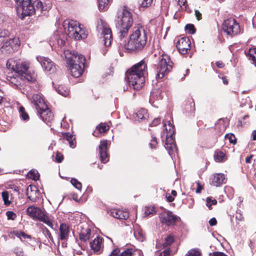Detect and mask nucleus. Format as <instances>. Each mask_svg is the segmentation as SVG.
<instances>
[{
    "instance_id": "nucleus-14",
    "label": "nucleus",
    "mask_w": 256,
    "mask_h": 256,
    "mask_svg": "<svg viewBox=\"0 0 256 256\" xmlns=\"http://www.w3.org/2000/svg\"><path fill=\"white\" fill-rule=\"evenodd\" d=\"M110 144L107 140H102L98 148V156L100 161L104 164L108 162L109 160L108 150Z\"/></svg>"
},
{
    "instance_id": "nucleus-37",
    "label": "nucleus",
    "mask_w": 256,
    "mask_h": 256,
    "mask_svg": "<svg viewBox=\"0 0 256 256\" xmlns=\"http://www.w3.org/2000/svg\"><path fill=\"white\" fill-rule=\"evenodd\" d=\"M28 176L34 180H36L39 178L40 175L38 172L36 170H31L28 174Z\"/></svg>"
},
{
    "instance_id": "nucleus-5",
    "label": "nucleus",
    "mask_w": 256,
    "mask_h": 256,
    "mask_svg": "<svg viewBox=\"0 0 256 256\" xmlns=\"http://www.w3.org/2000/svg\"><path fill=\"white\" fill-rule=\"evenodd\" d=\"M66 58L68 67L72 76L80 77L83 73L86 58L84 56L77 52L66 54Z\"/></svg>"
},
{
    "instance_id": "nucleus-50",
    "label": "nucleus",
    "mask_w": 256,
    "mask_h": 256,
    "mask_svg": "<svg viewBox=\"0 0 256 256\" xmlns=\"http://www.w3.org/2000/svg\"><path fill=\"white\" fill-rule=\"evenodd\" d=\"M43 228V232L44 234L47 236L50 240H53V238L51 234L50 230L46 227L44 226Z\"/></svg>"
},
{
    "instance_id": "nucleus-4",
    "label": "nucleus",
    "mask_w": 256,
    "mask_h": 256,
    "mask_svg": "<svg viewBox=\"0 0 256 256\" xmlns=\"http://www.w3.org/2000/svg\"><path fill=\"white\" fill-rule=\"evenodd\" d=\"M133 22L132 12L125 6L118 11L116 25L120 40L127 36Z\"/></svg>"
},
{
    "instance_id": "nucleus-46",
    "label": "nucleus",
    "mask_w": 256,
    "mask_h": 256,
    "mask_svg": "<svg viewBox=\"0 0 256 256\" xmlns=\"http://www.w3.org/2000/svg\"><path fill=\"white\" fill-rule=\"evenodd\" d=\"M185 29L190 34H194L196 32V29L192 24H187L185 26Z\"/></svg>"
},
{
    "instance_id": "nucleus-64",
    "label": "nucleus",
    "mask_w": 256,
    "mask_h": 256,
    "mask_svg": "<svg viewBox=\"0 0 256 256\" xmlns=\"http://www.w3.org/2000/svg\"><path fill=\"white\" fill-rule=\"evenodd\" d=\"M195 16H196V19L198 20H200L202 18L201 13L198 10H195Z\"/></svg>"
},
{
    "instance_id": "nucleus-42",
    "label": "nucleus",
    "mask_w": 256,
    "mask_h": 256,
    "mask_svg": "<svg viewBox=\"0 0 256 256\" xmlns=\"http://www.w3.org/2000/svg\"><path fill=\"white\" fill-rule=\"evenodd\" d=\"M98 130L100 132H104L106 131H107L108 128L109 126L108 125L105 124H100L96 127Z\"/></svg>"
},
{
    "instance_id": "nucleus-44",
    "label": "nucleus",
    "mask_w": 256,
    "mask_h": 256,
    "mask_svg": "<svg viewBox=\"0 0 256 256\" xmlns=\"http://www.w3.org/2000/svg\"><path fill=\"white\" fill-rule=\"evenodd\" d=\"M14 234L16 236L20 238L22 240L23 239H26L30 238V236L25 234L23 232H14Z\"/></svg>"
},
{
    "instance_id": "nucleus-2",
    "label": "nucleus",
    "mask_w": 256,
    "mask_h": 256,
    "mask_svg": "<svg viewBox=\"0 0 256 256\" xmlns=\"http://www.w3.org/2000/svg\"><path fill=\"white\" fill-rule=\"evenodd\" d=\"M147 64L144 59L134 64L126 72V78L129 86L139 90L144 84Z\"/></svg>"
},
{
    "instance_id": "nucleus-21",
    "label": "nucleus",
    "mask_w": 256,
    "mask_h": 256,
    "mask_svg": "<svg viewBox=\"0 0 256 256\" xmlns=\"http://www.w3.org/2000/svg\"><path fill=\"white\" fill-rule=\"evenodd\" d=\"M108 213L114 218L118 219L126 220L129 217L128 212L118 208L111 209L108 211Z\"/></svg>"
},
{
    "instance_id": "nucleus-48",
    "label": "nucleus",
    "mask_w": 256,
    "mask_h": 256,
    "mask_svg": "<svg viewBox=\"0 0 256 256\" xmlns=\"http://www.w3.org/2000/svg\"><path fill=\"white\" fill-rule=\"evenodd\" d=\"M156 213V210L154 207L148 206L145 208V214L148 216Z\"/></svg>"
},
{
    "instance_id": "nucleus-61",
    "label": "nucleus",
    "mask_w": 256,
    "mask_h": 256,
    "mask_svg": "<svg viewBox=\"0 0 256 256\" xmlns=\"http://www.w3.org/2000/svg\"><path fill=\"white\" fill-rule=\"evenodd\" d=\"M208 222L210 226H214L216 224L217 221L216 218H212Z\"/></svg>"
},
{
    "instance_id": "nucleus-52",
    "label": "nucleus",
    "mask_w": 256,
    "mask_h": 256,
    "mask_svg": "<svg viewBox=\"0 0 256 256\" xmlns=\"http://www.w3.org/2000/svg\"><path fill=\"white\" fill-rule=\"evenodd\" d=\"M66 42V38H60L57 40V43L58 46L62 47L64 46Z\"/></svg>"
},
{
    "instance_id": "nucleus-39",
    "label": "nucleus",
    "mask_w": 256,
    "mask_h": 256,
    "mask_svg": "<svg viewBox=\"0 0 256 256\" xmlns=\"http://www.w3.org/2000/svg\"><path fill=\"white\" fill-rule=\"evenodd\" d=\"M136 238L140 242H142L144 239V234L142 230H138L134 232Z\"/></svg>"
},
{
    "instance_id": "nucleus-10",
    "label": "nucleus",
    "mask_w": 256,
    "mask_h": 256,
    "mask_svg": "<svg viewBox=\"0 0 256 256\" xmlns=\"http://www.w3.org/2000/svg\"><path fill=\"white\" fill-rule=\"evenodd\" d=\"M26 212L33 219H37L51 228H53V224L46 215L45 210L35 206H30L27 208Z\"/></svg>"
},
{
    "instance_id": "nucleus-62",
    "label": "nucleus",
    "mask_w": 256,
    "mask_h": 256,
    "mask_svg": "<svg viewBox=\"0 0 256 256\" xmlns=\"http://www.w3.org/2000/svg\"><path fill=\"white\" fill-rule=\"evenodd\" d=\"M7 18L6 16L2 12H0V23L3 22L6 20Z\"/></svg>"
},
{
    "instance_id": "nucleus-45",
    "label": "nucleus",
    "mask_w": 256,
    "mask_h": 256,
    "mask_svg": "<svg viewBox=\"0 0 256 256\" xmlns=\"http://www.w3.org/2000/svg\"><path fill=\"white\" fill-rule=\"evenodd\" d=\"M226 139H228L230 143L234 144H236V140L234 134H226L225 136Z\"/></svg>"
},
{
    "instance_id": "nucleus-8",
    "label": "nucleus",
    "mask_w": 256,
    "mask_h": 256,
    "mask_svg": "<svg viewBox=\"0 0 256 256\" xmlns=\"http://www.w3.org/2000/svg\"><path fill=\"white\" fill-rule=\"evenodd\" d=\"M173 62L167 54H162L160 58L156 68V78H162L172 70Z\"/></svg>"
},
{
    "instance_id": "nucleus-13",
    "label": "nucleus",
    "mask_w": 256,
    "mask_h": 256,
    "mask_svg": "<svg viewBox=\"0 0 256 256\" xmlns=\"http://www.w3.org/2000/svg\"><path fill=\"white\" fill-rule=\"evenodd\" d=\"M68 34L76 40L84 39L87 34L78 22L70 20L68 24Z\"/></svg>"
},
{
    "instance_id": "nucleus-57",
    "label": "nucleus",
    "mask_w": 256,
    "mask_h": 256,
    "mask_svg": "<svg viewBox=\"0 0 256 256\" xmlns=\"http://www.w3.org/2000/svg\"><path fill=\"white\" fill-rule=\"evenodd\" d=\"M64 138L66 139V140L69 141L71 139H72V136L70 133H64L62 134Z\"/></svg>"
},
{
    "instance_id": "nucleus-23",
    "label": "nucleus",
    "mask_w": 256,
    "mask_h": 256,
    "mask_svg": "<svg viewBox=\"0 0 256 256\" xmlns=\"http://www.w3.org/2000/svg\"><path fill=\"white\" fill-rule=\"evenodd\" d=\"M226 180L224 174L218 173L214 175L210 184L214 186H220L223 184L226 183Z\"/></svg>"
},
{
    "instance_id": "nucleus-38",
    "label": "nucleus",
    "mask_w": 256,
    "mask_h": 256,
    "mask_svg": "<svg viewBox=\"0 0 256 256\" xmlns=\"http://www.w3.org/2000/svg\"><path fill=\"white\" fill-rule=\"evenodd\" d=\"M2 196L4 204L6 206H9L11 203V201L9 200V192L8 191L2 192Z\"/></svg>"
},
{
    "instance_id": "nucleus-55",
    "label": "nucleus",
    "mask_w": 256,
    "mask_h": 256,
    "mask_svg": "<svg viewBox=\"0 0 256 256\" xmlns=\"http://www.w3.org/2000/svg\"><path fill=\"white\" fill-rule=\"evenodd\" d=\"M55 159L56 161L58 162H61L64 159V157L63 156L60 154L57 153Z\"/></svg>"
},
{
    "instance_id": "nucleus-31",
    "label": "nucleus",
    "mask_w": 256,
    "mask_h": 256,
    "mask_svg": "<svg viewBox=\"0 0 256 256\" xmlns=\"http://www.w3.org/2000/svg\"><path fill=\"white\" fill-rule=\"evenodd\" d=\"M214 157L215 160L217 162H223L226 159L225 154L222 151L216 152Z\"/></svg>"
},
{
    "instance_id": "nucleus-41",
    "label": "nucleus",
    "mask_w": 256,
    "mask_h": 256,
    "mask_svg": "<svg viewBox=\"0 0 256 256\" xmlns=\"http://www.w3.org/2000/svg\"><path fill=\"white\" fill-rule=\"evenodd\" d=\"M70 182L76 189L81 190L82 184L78 180L75 178H72L70 180Z\"/></svg>"
},
{
    "instance_id": "nucleus-54",
    "label": "nucleus",
    "mask_w": 256,
    "mask_h": 256,
    "mask_svg": "<svg viewBox=\"0 0 256 256\" xmlns=\"http://www.w3.org/2000/svg\"><path fill=\"white\" fill-rule=\"evenodd\" d=\"M250 99L248 96L246 97L245 98H242L240 101V105L242 106H246L247 104H249Z\"/></svg>"
},
{
    "instance_id": "nucleus-18",
    "label": "nucleus",
    "mask_w": 256,
    "mask_h": 256,
    "mask_svg": "<svg viewBox=\"0 0 256 256\" xmlns=\"http://www.w3.org/2000/svg\"><path fill=\"white\" fill-rule=\"evenodd\" d=\"M191 43L189 38L184 37L180 38L176 43V47L180 52L182 54H186L190 50Z\"/></svg>"
},
{
    "instance_id": "nucleus-1",
    "label": "nucleus",
    "mask_w": 256,
    "mask_h": 256,
    "mask_svg": "<svg viewBox=\"0 0 256 256\" xmlns=\"http://www.w3.org/2000/svg\"><path fill=\"white\" fill-rule=\"evenodd\" d=\"M6 66L16 72L12 76H8V80L12 86L16 88H20L24 85V82H34L36 80L34 72H28L30 64L28 62L19 60L16 62L13 60H8Z\"/></svg>"
},
{
    "instance_id": "nucleus-7",
    "label": "nucleus",
    "mask_w": 256,
    "mask_h": 256,
    "mask_svg": "<svg viewBox=\"0 0 256 256\" xmlns=\"http://www.w3.org/2000/svg\"><path fill=\"white\" fill-rule=\"evenodd\" d=\"M166 122L167 124L166 123H164V127L165 128L166 131L164 147L172 158L173 156H174L175 153L178 150L174 140L172 136V135L174 134V126L170 120L167 121Z\"/></svg>"
},
{
    "instance_id": "nucleus-59",
    "label": "nucleus",
    "mask_w": 256,
    "mask_h": 256,
    "mask_svg": "<svg viewBox=\"0 0 256 256\" xmlns=\"http://www.w3.org/2000/svg\"><path fill=\"white\" fill-rule=\"evenodd\" d=\"M236 218L240 221H244V218L242 216V214L240 212H236Z\"/></svg>"
},
{
    "instance_id": "nucleus-43",
    "label": "nucleus",
    "mask_w": 256,
    "mask_h": 256,
    "mask_svg": "<svg viewBox=\"0 0 256 256\" xmlns=\"http://www.w3.org/2000/svg\"><path fill=\"white\" fill-rule=\"evenodd\" d=\"M206 206L210 210L212 209V205H216L217 204V201L216 200H215V199L212 200L210 198H209V197L206 198Z\"/></svg>"
},
{
    "instance_id": "nucleus-20",
    "label": "nucleus",
    "mask_w": 256,
    "mask_h": 256,
    "mask_svg": "<svg viewBox=\"0 0 256 256\" xmlns=\"http://www.w3.org/2000/svg\"><path fill=\"white\" fill-rule=\"evenodd\" d=\"M18 42L17 38H10L7 40L1 47L2 52H11L16 48V44Z\"/></svg>"
},
{
    "instance_id": "nucleus-32",
    "label": "nucleus",
    "mask_w": 256,
    "mask_h": 256,
    "mask_svg": "<svg viewBox=\"0 0 256 256\" xmlns=\"http://www.w3.org/2000/svg\"><path fill=\"white\" fill-rule=\"evenodd\" d=\"M138 120L146 119L148 118V114L146 110L141 108L136 114Z\"/></svg>"
},
{
    "instance_id": "nucleus-19",
    "label": "nucleus",
    "mask_w": 256,
    "mask_h": 256,
    "mask_svg": "<svg viewBox=\"0 0 256 256\" xmlns=\"http://www.w3.org/2000/svg\"><path fill=\"white\" fill-rule=\"evenodd\" d=\"M78 234L80 240L86 242L91 236V230L86 224H82L79 226Z\"/></svg>"
},
{
    "instance_id": "nucleus-58",
    "label": "nucleus",
    "mask_w": 256,
    "mask_h": 256,
    "mask_svg": "<svg viewBox=\"0 0 256 256\" xmlns=\"http://www.w3.org/2000/svg\"><path fill=\"white\" fill-rule=\"evenodd\" d=\"M170 254V250L169 249H166L163 252H160L158 256H169Z\"/></svg>"
},
{
    "instance_id": "nucleus-33",
    "label": "nucleus",
    "mask_w": 256,
    "mask_h": 256,
    "mask_svg": "<svg viewBox=\"0 0 256 256\" xmlns=\"http://www.w3.org/2000/svg\"><path fill=\"white\" fill-rule=\"evenodd\" d=\"M110 0H98L99 10H104Z\"/></svg>"
},
{
    "instance_id": "nucleus-49",
    "label": "nucleus",
    "mask_w": 256,
    "mask_h": 256,
    "mask_svg": "<svg viewBox=\"0 0 256 256\" xmlns=\"http://www.w3.org/2000/svg\"><path fill=\"white\" fill-rule=\"evenodd\" d=\"M14 252L16 256H26L24 254L22 248L20 247H16L14 249Z\"/></svg>"
},
{
    "instance_id": "nucleus-53",
    "label": "nucleus",
    "mask_w": 256,
    "mask_h": 256,
    "mask_svg": "<svg viewBox=\"0 0 256 256\" xmlns=\"http://www.w3.org/2000/svg\"><path fill=\"white\" fill-rule=\"evenodd\" d=\"M157 144L156 138L155 137H153L151 140V142L150 144V146L152 148H155Z\"/></svg>"
},
{
    "instance_id": "nucleus-6",
    "label": "nucleus",
    "mask_w": 256,
    "mask_h": 256,
    "mask_svg": "<svg viewBox=\"0 0 256 256\" xmlns=\"http://www.w3.org/2000/svg\"><path fill=\"white\" fill-rule=\"evenodd\" d=\"M32 102L38 110V114L46 124L50 122L54 118L52 112L50 110L44 100L38 94H34L32 97Z\"/></svg>"
},
{
    "instance_id": "nucleus-9",
    "label": "nucleus",
    "mask_w": 256,
    "mask_h": 256,
    "mask_svg": "<svg viewBox=\"0 0 256 256\" xmlns=\"http://www.w3.org/2000/svg\"><path fill=\"white\" fill-rule=\"evenodd\" d=\"M96 30L100 34V37L103 38L104 44L108 46L111 44L112 40V32L108 24L103 20H97Z\"/></svg>"
},
{
    "instance_id": "nucleus-30",
    "label": "nucleus",
    "mask_w": 256,
    "mask_h": 256,
    "mask_svg": "<svg viewBox=\"0 0 256 256\" xmlns=\"http://www.w3.org/2000/svg\"><path fill=\"white\" fill-rule=\"evenodd\" d=\"M20 117L22 120L25 122H28L30 120V116L26 112L25 108L23 106H20L19 108Z\"/></svg>"
},
{
    "instance_id": "nucleus-63",
    "label": "nucleus",
    "mask_w": 256,
    "mask_h": 256,
    "mask_svg": "<svg viewBox=\"0 0 256 256\" xmlns=\"http://www.w3.org/2000/svg\"><path fill=\"white\" fill-rule=\"evenodd\" d=\"M166 198L168 202H172L174 200V196H172L170 194H166Z\"/></svg>"
},
{
    "instance_id": "nucleus-25",
    "label": "nucleus",
    "mask_w": 256,
    "mask_h": 256,
    "mask_svg": "<svg viewBox=\"0 0 256 256\" xmlns=\"http://www.w3.org/2000/svg\"><path fill=\"white\" fill-rule=\"evenodd\" d=\"M120 252V249L116 248L112 250L109 256H132L134 250L132 248H128L122 252L120 254H119Z\"/></svg>"
},
{
    "instance_id": "nucleus-15",
    "label": "nucleus",
    "mask_w": 256,
    "mask_h": 256,
    "mask_svg": "<svg viewBox=\"0 0 256 256\" xmlns=\"http://www.w3.org/2000/svg\"><path fill=\"white\" fill-rule=\"evenodd\" d=\"M178 217L169 210L164 211L160 215V220L162 223L168 226L176 224Z\"/></svg>"
},
{
    "instance_id": "nucleus-11",
    "label": "nucleus",
    "mask_w": 256,
    "mask_h": 256,
    "mask_svg": "<svg viewBox=\"0 0 256 256\" xmlns=\"http://www.w3.org/2000/svg\"><path fill=\"white\" fill-rule=\"evenodd\" d=\"M222 29L224 32L230 37H233L241 32L239 24L233 18L226 20L222 26Z\"/></svg>"
},
{
    "instance_id": "nucleus-3",
    "label": "nucleus",
    "mask_w": 256,
    "mask_h": 256,
    "mask_svg": "<svg viewBox=\"0 0 256 256\" xmlns=\"http://www.w3.org/2000/svg\"><path fill=\"white\" fill-rule=\"evenodd\" d=\"M147 42L148 34L144 28L142 26H134L124 48L128 52H139L145 48Z\"/></svg>"
},
{
    "instance_id": "nucleus-16",
    "label": "nucleus",
    "mask_w": 256,
    "mask_h": 256,
    "mask_svg": "<svg viewBox=\"0 0 256 256\" xmlns=\"http://www.w3.org/2000/svg\"><path fill=\"white\" fill-rule=\"evenodd\" d=\"M36 60L46 71L48 72L50 74L54 73L56 71V65L49 58L38 56Z\"/></svg>"
},
{
    "instance_id": "nucleus-26",
    "label": "nucleus",
    "mask_w": 256,
    "mask_h": 256,
    "mask_svg": "<svg viewBox=\"0 0 256 256\" xmlns=\"http://www.w3.org/2000/svg\"><path fill=\"white\" fill-rule=\"evenodd\" d=\"M55 89L58 93L64 97L68 96L70 94L69 89L64 86L59 85L56 86Z\"/></svg>"
},
{
    "instance_id": "nucleus-12",
    "label": "nucleus",
    "mask_w": 256,
    "mask_h": 256,
    "mask_svg": "<svg viewBox=\"0 0 256 256\" xmlns=\"http://www.w3.org/2000/svg\"><path fill=\"white\" fill-rule=\"evenodd\" d=\"M18 10L24 16H30L36 12L35 0H16Z\"/></svg>"
},
{
    "instance_id": "nucleus-60",
    "label": "nucleus",
    "mask_w": 256,
    "mask_h": 256,
    "mask_svg": "<svg viewBox=\"0 0 256 256\" xmlns=\"http://www.w3.org/2000/svg\"><path fill=\"white\" fill-rule=\"evenodd\" d=\"M212 254V256H228L226 254L222 252H215L212 254H210V255Z\"/></svg>"
},
{
    "instance_id": "nucleus-27",
    "label": "nucleus",
    "mask_w": 256,
    "mask_h": 256,
    "mask_svg": "<svg viewBox=\"0 0 256 256\" xmlns=\"http://www.w3.org/2000/svg\"><path fill=\"white\" fill-rule=\"evenodd\" d=\"M246 56L248 60L256 66V48H250Z\"/></svg>"
},
{
    "instance_id": "nucleus-29",
    "label": "nucleus",
    "mask_w": 256,
    "mask_h": 256,
    "mask_svg": "<svg viewBox=\"0 0 256 256\" xmlns=\"http://www.w3.org/2000/svg\"><path fill=\"white\" fill-rule=\"evenodd\" d=\"M162 98V96H160V92L158 90H153L151 92L149 102L150 103L152 104L154 100H159Z\"/></svg>"
},
{
    "instance_id": "nucleus-28",
    "label": "nucleus",
    "mask_w": 256,
    "mask_h": 256,
    "mask_svg": "<svg viewBox=\"0 0 256 256\" xmlns=\"http://www.w3.org/2000/svg\"><path fill=\"white\" fill-rule=\"evenodd\" d=\"M34 4H36V12L39 11L40 12H42L48 10L50 8L49 6H48L45 4H43L40 0H35V2Z\"/></svg>"
},
{
    "instance_id": "nucleus-56",
    "label": "nucleus",
    "mask_w": 256,
    "mask_h": 256,
    "mask_svg": "<svg viewBox=\"0 0 256 256\" xmlns=\"http://www.w3.org/2000/svg\"><path fill=\"white\" fill-rule=\"evenodd\" d=\"M160 118H156L155 119H154L153 120V121L151 122V124H150V126H157L158 124H160Z\"/></svg>"
},
{
    "instance_id": "nucleus-40",
    "label": "nucleus",
    "mask_w": 256,
    "mask_h": 256,
    "mask_svg": "<svg viewBox=\"0 0 256 256\" xmlns=\"http://www.w3.org/2000/svg\"><path fill=\"white\" fill-rule=\"evenodd\" d=\"M174 241V236L172 234L168 235L164 239V242L162 245L164 248H166L170 246Z\"/></svg>"
},
{
    "instance_id": "nucleus-51",
    "label": "nucleus",
    "mask_w": 256,
    "mask_h": 256,
    "mask_svg": "<svg viewBox=\"0 0 256 256\" xmlns=\"http://www.w3.org/2000/svg\"><path fill=\"white\" fill-rule=\"evenodd\" d=\"M153 0H144L141 4L142 7L146 8L151 5Z\"/></svg>"
},
{
    "instance_id": "nucleus-34",
    "label": "nucleus",
    "mask_w": 256,
    "mask_h": 256,
    "mask_svg": "<svg viewBox=\"0 0 256 256\" xmlns=\"http://www.w3.org/2000/svg\"><path fill=\"white\" fill-rule=\"evenodd\" d=\"M188 104L186 106V110L190 112H193L195 110V104L192 98H190Z\"/></svg>"
},
{
    "instance_id": "nucleus-17",
    "label": "nucleus",
    "mask_w": 256,
    "mask_h": 256,
    "mask_svg": "<svg viewBox=\"0 0 256 256\" xmlns=\"http://www.w3.org/2000/svg\"><path fill=\"white\" fill-rule=\"evenodd\" d=\"M91 250L96 254H102L104 250V240L99 236H96L90 243Z\"/></svg>"
},
{
    "instance_id": "nucleus-36",
    "label": "nucleus",
    "mask_w": 256,
    "mask_h": 256,
    "mask_svg": "<svg viewBox=\"0 0 256 256\" xmlns=\"http://www.w3.org/2000/svg\"><path fill=\"white\" fill-rule=\"evenodd\" d=\"M185 256H202V252L198 248H192L188 251Z\"/></svg>"
},
{
    "instance_id": "nucleus-22",
    "label": "nucleus",
    "mask_w": 256,
    "mask_h": 256,
    "mask_svg": "<svg viewBox=\"0 0 256 256\" xmlns=\"http://www.w3.org/2000/svg\"><path fill=\"white\" fill-rule=\"evenodd\" d=\"M38 192V190L36 186H29L27 188L26 194L28 198L32 202H36L39 197V193Z\"/></svg>"
},
{
    "instance_id": "nucleus-24",
    "label": "nucleus",
    "mask_w": 256,
    "mask_h": 256,
    "mask_svg": "<svg viewBox=\"0 0 256 256\" xmlns=\"http://www.w3.org/2000/svg\"><path fill=\"white\" fill-rule=\"evenodd\" d=\"M60 238L61 240H66L68 239L70 234V228L68 225L64 223L60 224Z\"/></svg>"
},
{
    "instance_id": "nucleus-47",
    "label": "nucleus",
    "mask_w": 256,
    "mask_h": 256,
    "mask_svg": "<svg viewBox=\"0 0 256 256\" xmlns=\"http://www.w3.org/2000/svg\"><path fill=\"white\" fill-rule=\"evenodd\" d=\"M6 216L8 220H15L16 218V214L12 211H7Z\"/></svg>"
},
{
    "instance_id": "nucleus-35",
    "label": "nucleus",
    "mask_w": 256,
    "mask_h": 256,
    "mask_svg": "<svg viewBox=\"0 0 256 256\" xmlns=\"http://www.w3.org/2000/svg\"><path fill=\"white\" fill-rule=\"evenodd\" d=\"M10 32L4 29L0 28V43H2L5 40V38L10 36Z\"/></svg>"
}]
</instances>
